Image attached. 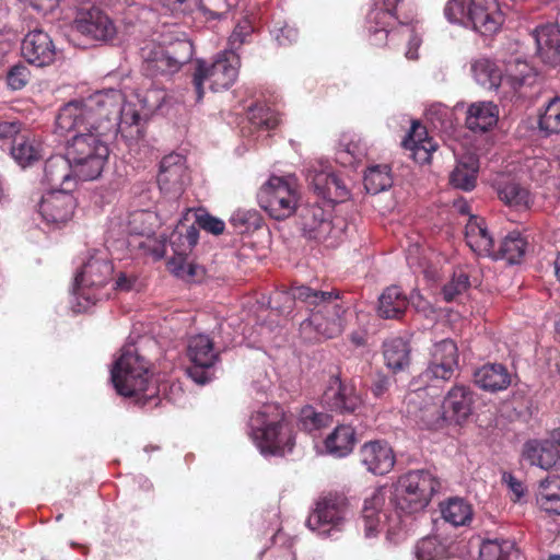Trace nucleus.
Segmentation results:
<instances>
[{
  "label": "nucleus",
  "instance_id": "nucleus-56",
  "mask_svg": "<svg viewBox=\"0 0 560 560\" xmlns=\"http://www.w3.org/2000/svg\"><path fill=\"white\" fill-rule=\"evenodd\" d=\"M31 72L24 63L12 66L7 73V84L13 91L22 90L30 81Z\"/></svg>",
  "mask_w": 560,
  "mask_h": 560
},
{
  "label": "nucleus",
  "instance_id": "nucleus-63",
  "mask_svg": "<svg viewBox=\"0 0 560 560\" xmlns=\"http://www.w3.org/2000/svg\"><path fill=\"white\" fill-rule=\"evenodd\" d=\"M527 167L533 179L541 180V177L549 172L550 162L545 158H534L528 161Z\"/></svg>",
  "mask_w": 560,
  "mask_h": 560
},
{
  "label": "nucleus",
  "instance_id": "nucleus-15",
  "mask_svg": "<svg viewBox=\"0 0 560 560\" xmlns=\"http://www.w3.org/2000/svg\"><path fill=\"white\" fill-rule=\"evenodd\" d=\"M189 183L188 167L184 155L171 153L165 155L159 166L158 185L163 196L177 200Z\"/></svg>",
  "mask_w": 560,
  "mask_h": 560
},
{
  "label": "nucleus",
  "instance_id": "nucleus-54",
  "mask_svg": "<svg viewBox=\"0 0 560 560\" xmlns=\"http://www.w3.org/2000/svg\"><path fill=\"white\" fill-rule=\"evenodd\" d=\"M469 288V278L463 272H454L452 279L443 287L442 294L446 302L454 301Z\"/></svg>",
  "mask_w": 560,
  "mask_h": 560
},
{
  "label": "nucleus",
  "instance_id": "nucleus-60",
  "mask_svg": "<svg viewBox=\"0 0 560 560\" xmlns=\"http://www.w3.org/2000/svg\"><path fill=\"white\" fill-rule=\"evenodd\" d=\"M451 115L450 109L441 104H433L427 109V117L434 128H446Z\"/></svg>",
  "mask_w": 560,
  "mask_h": 560
},
{
  "label": "nucleus",
  "instance_id": "nucleus-62",
  "mask_svg": "<svg viewBox=\"0 0 560 560\" xmlns=\"http://www.w3.org/2000/svg\"><path fill=\"white\" fill-rule=\"evenodd\" d=\"M271 34L281 46L291 45L299 36L298 30L287 23L280 27L275 26Z\"/></svg>",
  "mask_w": 560,
  "mask_h": 560
},
{
  "label": "nucleus",
  "instance_id": "nucleus-52",
  "mask_svg": "<svg viewBox=\"0 0 560 560\" xmlns=\"http://www.w3.org/2000/svg\"><path fill=\"white\" fill-rule=\"evenodd\" d=\"M230 221L240 233L254 231L261 226V217L254 209H238L232 214Z\"/></svg>",
  "mask_w": 560,
  "mask_h": 560
},
{
  "label": "nucleus",
  "instance_id": "nucleus-50",
  "mask_svg": "<svg viewBox=\"0 0 560 560\" xmlns=\"http://www.w3.org/2000/svg\"><path fill=\"white\" fill-rule=\"evenodd\" d=\"M472 0H448L444 14L451 23L469 26L470 8Z\"/></svg>",
  "mask_w": 560,
  "mask_h": 560
},
{
  "label": "nucleus",
  "instance_id": "nucleus-44",
  "mask_svg": "<svg viewBox=\"0 0 560 560\" xmlns=\"http://www.w3.org/2000/svg\"><path fill=\"white\" fill-rule=\"evenodd\" d=\"M516 553L514 541L504 538L485 539L479 551L481 560H511Z\"/></svg>",
  "mask_w": 560,
  "mask_h": 560
},
{
  "label": "nucleus",
  "instance_id": "nucleus-48",
  "mask_svg": "<svg viewBox=\"0 0 560 560\" xmlns=\"http://www.w3.org/2000/svg\"><path fill=\"white\" fill-rule=\"evenodd\" d=\"M248 120L256 128L271 130L278 126L280 118L269 106L256 104L248 109Z\"/></svg>",
  "mask_w": 560,
  "mask_h": 560
},
{
  "label": "nucleus",
  "instance_id": "nucleus-46",
  "mask_svg": "<svg viewBox=\"0 0 560 560\" xmlns=\"http://www.w3.org/2000/svg\"><path fill=\"white\" fill-rule=\"evenodd\" d=\"M499 198L509 206H527L529 195L527 189L512 179H500L495 184Z\"/></svg>",
  "mask_w": 560,
  "mask_h": 560
},
{
  "label": "nucleus",
  "instance_id": "nucleus-27",
  "mask_svg": "<svg viewBox=\"0 0 560 560\" xmlns=\"http://www.w3.org/2000/svg\"><path fill=\"white\" fill-rule=\"evenodd\" d=\"M398 0H378L368 14V28L375 46L384 45L388 37V26L395 19Z\"/></svg>",
  "mask_w": 560,
  "mask_h": 560
},
{
  "label": "nucleus",
  "instance_id": "nucleus-32",
  "mask_svg": "<svg viewBox=\"0 0 560 560\" xmlns=\"http://www.w3.org/2000/svg\"><path fill=\"white\" fill-rule=\"evenodd\" d=\"M538 73L526 60L518 57L510 59L505 65L504 82L511 89L518 91L524 86H532L537 81Z\"/></svg>",
  "mask_w": 560,
  "mask_h": 560
},
{
  "label": "nucleus",
  "instance_id": "nucleus-61",
  "mask_svg": "<svg viewBox=\"0 0 560 560\" xmlns=\"http://www.w3.org/2000/svg\"><path fill=\"white\" fill-rule=\"evenodd\" d=\"M197 223L199 228L214 235L222 234L225 228V223L222 220L212 217L208 213L198 214Z\"/></svg>",
  "mask_w": 560,
  "mask_h": 560
},
{
  "label": "nucleus",
  "instance_id": "nucleus-22",
  "mask_svg": "<svg viewBox=\"0 0 560 560\" xmlns=\"http://www.w3.org/2000/svg\"><path fill=\"white\" fill-rule=\"evenodd\" d=\"M471 4L469 26L485 36L495 34L504 22L498 2L495 0H472Z\"/></svg>",
  "mask_w": 560,
  "mask_h": 560
},
{
  "label": "nucleus",
  "instance_id": "nucleus-31",
  "mask_svg": "<svg viewBox=\"0 0 560 560\" xmlns=\"http://www.w3.org/2000/svg\"><path fill=\"white\" fill-rule=\"evenodd\" d=\"M499 112L492 102L471 104L467 110L466 126L475 132H485L497 125Z\"/></svg>",
  "mask_w": 560,
  "mask_h": 560
},
{
  "label": "nucleus",
  "instance_id": "nucleus-2",
  "mask_svg": "<svg viewBox=\"0 0 560 560\" xmlns=\"http://www.w3.org/2000/svg\"><path fill=\"white\" fill-rule=\"evenodd\" d=\"M140 115L131 103H126L121 91L115 89L97 91L90 96L67 103L56 118L58 128L70 129L77 124H86L101 135H124L126 127L137 126Z\"/></svg>",
  "mask_w": 560,
  "mask_h": 560
},
{
  "label": "nucleus",
  "instance_id": "nucleus-59",
  "mask_svg": "<svg viewBox=\"0 0 560 560\" xmlns=\"http://www.w3.org/2000/svg\"><path fill=\"white\" fill-rule=\"evenodd\" d=\"M165 92L160 89H151L145 91V93H137V98L139 103L141 104V107L148 112H153L155 109H159L164 100H165Z\"/></svg>",
  "mask_w": 560,
  "mask_h": 560
},
{
  "label": "nucleus",
  "instance_id": "nucleus-24",
  "mask_svg": "<svg viewBox=\"0 0 560 560\" xmlns=\"http://www.w3.org/2000/svg\"><path fill=\"white\" fill-rule=\"evenodd\" d=\"M475 393L465 385L452 387L442 402L443 415L446 421L462 423L472 412Z\"/></svg>",
  "mask_w": 560,
  "mask_h": 560
},
{
  "label": "nucleus",
  "instance_id": "nucleus-26",
  "mask_svg": "<svg viewBox=\"0 0 560 560\" xmlns=\"http://www.w3.org/2000/svg\"><path fill=\"white\" fill-rule=\"evenodd\" d=\"M523 457L544 470L560 469V451L551 435L542 440H529L524 444Z\"/></svg>",
  "mask_w": 560,
  "mask_h": 560
},
{
  "label": "nucleus",
  "instance_id": "nucleus-42",
  "mask_svg": "<svg viewBox=\"0 0 560 560\" xmlns=\"http://www.w3.org/2000/svg\"><path fill=\"white\" fill-rule=\"evenodd\" d=\"M11 155L22 167H26L42 158V143L35 138L20 137L14 140Z\"/></svg>",
  "mask_w": 560,
  "mask_h": 560
},
{
  "label": "nucleus",
  "instance_id": "nucleus-14",
  "mask_svg": "<svg viewBox=\"0 0 560 560\" xmlns=\"http://www.w3.org/2000/svg\"><path fill=\"white\" fill-rule=\"evenodd\" d=\"M187 357L191 365L187 369L189 377L197 384H206L211 380L209 370L219 361V351L212 339L205 334L189 338Z\"/></svg>",
  "mask_w": 560,
  "mask_h": 560
},
{
  "label": "nucleus",
  "instance_id": "nucleus-34",
  "mask_svg": "<svg viewBox=\"0 0 560 560\" xmlns=\"http://www.w3.org/2000/svg\"><path fill=\"white\" fill-rule=\"evenodd\" d=\"M383 355L386 366L394 373L404 371L410 363V347L401 337L387 339L383 343Z\"/></svg>",
  "mask_w": 560,
  "mask_h": 560
},
{
  "label": "nucleus",
  "instance_id": "nucleus-5",
  "mask_svg": "<svg viewBox=\"0 0 560 560\" xmlns=\"http://www.w3.org/2000/svg\"><path fill=\"white\" fill-rule=\"evenodd\" d=\"M61 136L73 132L68 140L66 151L72 161L77 175L82 180H94L100 177L109 155L108 135H101L86 124H77L70 129L58 128Z\"/></svg>",
  "mask_w": 560,
  "mask_h": 560
},
{
  "label": "nucleus",
  "instance_id": "nucleus-49",
  "mask_svg": "<svg viewBox=\"0 0 560 560\" xmlns=\"http://www.w3.org/2000/svg\"><path fill=\"white\" fill-rule=\"evenodd\" d=\"M154 213L137 210L130 213L127 222V231L130 235L151 236L154 234Z\"/></svg>",
  "mask_w": 560,
  "mask_h": 560
},
{
  "label": "nucleus",
  "instance_id": "nucleus-13",
  "mask_svg": "<svg viewBox=\"0 0 560 560\" xmlns=\"http://www.w3.org/2000/svg\"><path fill=\"white\" fill-rule=\"evenodd\" d=\"M98 0H78L73 28L83 36L98 42L112 40L116 26L112 19L96 5Z\"/></svg>",
  "mask_w": 560,
  "mask_h": 560
},
{
  "label": "nucleus",
  "instance_id": "nucleus-35",
  "mask_svg": "<svg viewBox=\"0 0 560 560\" xmlns=\"http://www.w3.org/2000/svg\"><path fill=\"white\" fill-rule=\"evenodd\" d=\"M355 431L351 425H338L325 440L326 452L335 457L349 455L355 444Z\"/></svg>",
  "mask_w": 560,
  "mask_h": 560
},
{
  "label": "nucleus",
  "instance_id": "nucleus-57",
  "mask_svg": "<svg viewBox=\"0 0 560 560\" xmlns=\"http://www.w3.org/2000/svg\"><path fill=\"white\" fill-rule=\"evenodd\" d=\"M349 197V191L345 183L334 173L328 179V187L324 195V199L329 202H342Z\"/></svg>",
  "mask_w": 560,
  "mask_h": 560
},
{
  "label": "nucleus",
  "instance_id": "nucleus-64",
  "mask_svg": "<svg viewBox=\"0 0 560 560\" xmlns=\"http://www.w3.org/2000/svg\"><path fill=\"white\" fill-rule=\"evenodd\" d=\"M331 173L328 172H317L315 173L311 178L310 183L313 186L314 190L320 196L324 197L327 187H328V179L330 178Z\"/></svg>",
  "mask_w": 560,
  "mask_h": 560
},
{
  "label": "nucleus",
  "instance_id": "nucleus-53",
  "mask_svg": "<svg viewBox=\"0 0 560 560\" xmlns=\"http://www.w3.org/2000/svg\"><path fill=\"white\" fill-rule=\"evenodd\" d=\"M170 269L177 278L185 281H192L203 273L201 267L180 257L170 261Z\"/></svg>",
  "mask_w": 560,
  "mask_h": 560
},
{
  "label": "nucleus",
  "instance_id": "nucleus-38",
  "mask_svg": "<svg viewBox=\"0 0 560 560\" xmlns=\"http://www.w3.org/2000/svg\"><path fill=\"white\" fill-rule=\"evenodd\" d=\"M162 7L173 15H194V19L206 20L220 18L215 13L201 4V0H160Z\"/></svg>",
  "mask_w": 560,
  "mask_h": 560
},
{
  "label": "nucleus",
  "instance_id": "nucleus-36",
  "mask_svg": "<svg viewBox=\"0 0 560 560\" xmlns=\"http://www.w3.org/2000/svg\"><path fill=\"white\" fill-rule=\"evenodd\" d=\"M408 299L397 285L388 287L380 296L378 315L383 318H398L406 311Z\"/></svg>",
  "mask_w": 560,
  "mask_h": 560
},
{
  "label": "nucleus",
  "instance_id": "nucleus-17",
  "mask_svg": "<svg viewBox=\"0 0 560 560\" xmlns=\"http://www.w3.org/2000/svg\"><path fill=\"white\" fill-rule=\"evenodd\" d=\"M75 206L71 191L48 190L42 197L39 213L47 224L60 228L71 220Z\"/></svg>",
  "mask_w": 560,
  "mask_h": 560
},
{
  "label": "nucleus",
  "instance_id": "nucleus-21",
  "mask_svg": "<svg viewBox=\"0 0 560 560\" xmlns=\"http://www.w3.org/2000/svg\"><path fill=\"white\" fill-rule=\"evenodd\" d=\"M43 180L50 186V190L72 191L82 179L66 151L65 155H52L45 162Z\"/></svg>",
  "mask_w": 560,
  "mask_h": 560
},
{
  "label": "nucleus",
  "instance_id": "nucleus-39",
  "mask_svg": "<svg viewBox=\"0 0 560 560\" xmlns=\"http://www.w3.org/2000/svg\"><path fill=\"white\" fill-rule=\"evenodd\" d=\"M471 71L476 82L488 90H497L504 81L501 69L489 59L476 60Z\"/></svg>",
  "mask_w": 560,
  "mask_h": 560
},
{
  "label": "nucleus",
  "instance_id": "nucleus-8",
  "mask_svg": "<svg viewBox=\"0 0 560 560\" xmlns=\"http://www.w3.org/2000/svg\"><path fill=\"white\" fill-rule=\"evenodd\" d=\"M110 381L116 392L125 397H139L147 390L149 368L133 346L121 349L110 371Z\"/></svg>",
  "mask_w": 560,
  "mask_h": 560
},
{
  "label": "nucleus",
  "instance_id": "nucleus-41",
  "mask_svg": "<svg viewBox=\"0 0 560 560\" xmlns=\"http://www.w3.org/2000/svg\"><path fill=\"white\" fill-rule=\"evenodd\" d=\"M441 513L445 522L453 526L468 525L472 520L471 505L460 498H451L441 505Z\"/></svg>",
  "mask_w": 560,
  "mask_h": 560
},
{
  "label": "nucleus",
  "instance_id": "nucleus-20",
  "mask_svg": "<svg viewBox=\"0 0 560 560\" xmlns=\"http://www.w3.org/2000/svg\"><path fill=\"white\" fill-rule=\"evenodd\" d=\"M407 412L422 428H438L446 421L442 405L432 398H427L424 389L411 393L407 398Z\"/></svg>",
  "mask_w": 560,
  "mask_h": 560
},
{
  "label": "nucleus",
  "instance_id": "nucleus-37",
  "mask_svg": "<svg viewBox=\"0 0 560 560\" xmlns=\"http://www.w3.org/2000/svg\"><path fill=\"white\" fill-rule=\"evenodd\" d=\"M368 145L363 139L354 132H345L339 139L337 159L342 164H353L366 155Z\"/></svg>",
  "mask_w": 560,
  "mask_h": 560
},
{
  "label": "nucleus",
  "instance_id": "nucleus-43",
  "mask_svg": "<svg viewBox=\"0 0 560 560\" xmlns=\"http://www.w3.org/2000/svg\"><path fill=\"white\" fill-rule=\"evenodd\" d=\"M478 162L474 156L460 160L450 175V182L455 188L471 190L476 185Z\"/></svg>",
  "mask_w": 560,
  "mask_h": 560
},
{
  "label": "nucleus",
  "instance_id": "nucleus-47",
  "mask_svg": "<svg viewBox=\"0 0 560 560\" xmlns=\"http://www.w3.org/2000/svg\"><path fill=\"white\" fill-rule=\"evenodd\" d=\"M447 555V548L435 536L424 537L415 547L417 560H442Z\"/></svg>",
  "mask_w": 560,
  "mask_h": 560
},
{
  "label": "nucleus",
  "instance_id": "nucleus-30",
  "mask_svg": "<svg viewBox=\"0 0 560 560\" xmlns=\"http://www.w3.org/2000/svg\"><path fill=\"white\" fill-rule=\"evenodd\" d=\"M427 131L418 121L411 124L408 136L404 139L402 145L411 152L415 161L427 163L431 159V153L436 149L431 139L425 137Z\"/></svg>",
  "mask_w": 560,
  "mask_h": 560
},
{
  "label": "nucleus",
  "instance_id": "nucleus-51",
  "mask_svg": "<svg viewBox=\"0 0 560 560\" xmlns=\"http://www.w3.org/2000/svg\"><path fill=\"white\" fill-rule=\"evenodd\" d=\"M539 127L547 135L560 132V98L555 97L539 117Z\"/></svg>",
  "mask_w": 560,
  "mask_h": 560
},
{
  "label": "nucleus",
  "instance_id": "nucleus-4",
  "mask_svg": "<svg viewBox=\"0 0 560 560\" xmlns=\"http://www.w3.org/2000/svg\"><path fill=\"white\" fill-rule=\"evenodd\" d=\"M156 37L140 48L144 70L150 75H172L190 61L194 46L186 33L176 24H164Z\"/></svg>",
  "mask_w": 560,
  "mask_h": 560
},
{
  "label": "nucleus",
  "instance_id": "nucleus-12",
  "mask_svg": "<svg viewBox=\"0 0 560 560\" xmlns=\"http://www.w3.org/2000/svg\"><path fill=\"white\" fill-rule=\"evenodd\" d=\"M295 187L283 177L271 176L257 194L259 206L276 220L291 217L298 206Z\"/></svg>",
  "mask_w": 560,
  "mask_h": 560
},
{
  "label": "nucleus",
  "instance_id": "nucleus-7",
  "mask_svg": "<svg viewBox=\"0 0 560 560\" xmlns=\"http://www.w3.org/2000/svg\"><path fill=\"white\" fill-rule=\"evenodd\" d=\"M113 273V265L105 252L95 250L75 273L72 285V308L86 312L107 296L104 292Z\"/></svg>",
  "mask_w": 560,
  "mask_h": 560
},
{
  "label": "nucleus",
  "instance_id": "nucleus-9",
  "mask_svg": "<svg viewBox=\"0 0 560 560\" xmlns=\"http://www.w3.org/2000/svg\"><path fill=\"white\" fill-rule=\"evenodd\" d=\"M240 57L233 50L220 52L211 65L198 60L194 73L192 83L196 92V101L203 97V82L209 81L210 89L219 92L230 89L237 79Z\"/></svg>",
  "mask_w": 560,
  "mask_h": 560
},
{
  "label": "nucleus",
  "instance_id": "nucleus-1",
  "mask_svg": "<svg viewBox=\"0 0 560 560\" xmlns=\"http://www.w3.org/2000/svg\"><path fill=\"white\" fill-rule=\"evenodd\" d=\"M440 481L429 470H412L400 476L393 489L380 487L364 500L362 518L366 537L386 532L395 534L400 513H418L430 503Z\"/></svg>",
  "mask_w": 560,
  "mask_h": 560
},
{
  "label": "nucleus",
  "instance_id": "nucleus-18",
  "mask_svg": "<svg viewBox=\"0 0 560 560\" xmlns=\"http://www.w3.org/2000/svg\"><path fill=\"white\" fill-rule=\"evenodd\" d=\"M323 405L331 411L353 413L362 406V397L355 386L343 383L339 377H331L323 394Z\"/></svg>",
  "mask_w": 560,
  "mask_h": 560
},
{
  "label": "nucleus",
  "instance_id": "nucleus-40",
  "mask_svg": "<svg viewBox=\"0 0 560 560\" xmlns=\"http://www.w3.org/2000/svg\"><path fill=\"white\" fill-rule=\"evenodd\" d=\"M527 242L518 232H511L494 249L493 259H505L509 264H518L525 255Z\"/></svg>",
  "mask_w": 560,
  "mask_h": 560
},
{
  "label": "nucleus",
  "instance_id": "nucleus-55",
  "mask_svg": "<svg viewBox=\"0 0 560 560\" xmlns=\"http://www.w3.org/2000/svg\"><path fill=\"white\" fill-rule=\"evenodd\" d=\"M330 417L327 413L317 412L313 407L306 406L300 412V423L306 431H314L328 424Z\"/></svg>",
  "mask_w": 560,
  "mask_h": 560
},
{
  "label": "nucleus",
  "instance_id": "nucleus-19",
  "mask_svg": "<svg viewBox=\"0 0 560 560\" xmlns=\"http://www.w3.org/2000/svg\"><path fill=\"white\" fill-rule=\"evenodd\" d=\"M458 366V349L451 339L434 343L431 360L423 376L428 380L448 381Z\"/></svg>",
  "mask_w": 560,
  "mask_h": 560
},
{
  "label": "nucleus",
  "instance_id": "nucleus-45",
  "mask_svg": "<svg viewBox=\"0 0 560 560\" xmlns=\"http://www.w3.org/2000/svg\"><path fill=\"white\" fill-rule=\"evenodd\" d=\"M393 185L390 167L387 164L370 166L364 174V187L370 194H378Z\"/></svg>",
  "mask_w": 560,
  "mask_h": 560
},
{
  "label": "nucleus",
  "instance_id": "nucleus-33",
  "mask_svg": "<svg viewBox=\"0 0 560 560\" xmlns=\"http://www.w3.org/2000/svg\"><path fill=\"white\" fill-rule=\"evenodd\" d=\"M536 504L547 514L560 515V476H548L539 482Z\"/></svg>",
  "mask_w": 560,
  "mask_h": 560
},
{
  "label": "nucleus",
  "instance_id": "nucleus-11",
  "mask_svg": "<svg viewBox=\"0 0 560 560\" xmlns=\"http://www.w3.org/2000/svg\"><path fill=\"white\" fill-rule=\"evenodd\" d=\"M348 504L345 497L328 494L320 497L306 520V526L317 536L327 538L343 529Z\"/></svg>",
  "mask_w": 560,
  "mask_h": 560
},
{
  "label": "nucleus",
  "instance_id": "nucleus-3",
  "mask_svg": "<svg viewBox=\"0 0 560 560\" xmlns=\"http://www.w3.org/2000/svg\"><path fill=\"white\" fill-rule=\"evenodd\" d=\"M273 300L299 301L308 311V317L300 325L304 339H332L346 327L348 306L339 290L323 291L307 285L292 287L289 292H277Z\"/></svg>",
  "mask_w": 560,
  "mask_h": 560
},
{
  "label": "nucleus",
  "instance_id": "nucleus-58",
  "mask_svg": "<svg viewBox=\"0 0 560 560\" xmlns=\"http://www.w3.org/2000/svg\"><path fill=\"white\" fill-rule=\"evenodd\" d=\"M252 32L253 26L247 19L238 22L229 38V48L226 50H233L236 52V50L246 42V38L250 36Z\"/></svg>",
  "mask_w": 560,
  "mask_h": 560
},
{
  "label": "nucleus",
  "instance_id": "nucleus-23",
  "mask_svg": "<svg viewBox=\"0 0 560 560\" xmlns=\"http://www.w3.org/2000/svg\"><path fill=\"white\" fill-rule=\"evenodd\" d=\"M360 462L368 471L374 475H386L395 465V454L385 441H370L360 448Z\"/></svg>",
  "mask_w": 560,
  "mask_h": 560
},
{
  "label": "nucleus",
  "instance_id": "nucleus-10",
  "mask_svg": "<svg viewBox=\"0 0 560 560\" xmlns=\"http://www.w3.org/2000/svg\"><path fill=\"white\" fill-rule=\"evenodd\" d=\"M301 225L304 236L335 246L342 237L346 222L332 215V206L327 203L308 205L301 211Z\"/></svg>",
  "mask_w": 560,
  "mask_h": 560
},
{
  "label": "nucleus",
  "instance_id": "nucleus-29",
  "mask_svg": "<svg viewBox=\"0 0 560 560\" xmlns=\"http://www.w3.org/2000/svg\"><path fill=\"white\" fill-rule=\"evenodd\" d=\"M475 383L483 390L495 393L511 384V375L502 364L491 363L479 368L474 374Z\"/></svg>",
  "mask_w": 560,
  "mask_h": 560
},
{
  "label": "nucleus",
  "instance_id": "nucleus-16",
  "mask_svg": "<svg viewBox=\"0 0 560 560\" xmlns=\"http://www.w3.org/2000/svg\"><path fill=\"white\" fill-rule=\"evenodd\" d=\"M21 52L30 65L38 68L52 65L58 55L52 38L43 30H33L24 36Z\"/></svg>",
  "mask_w": 560,
  "mask_h": 560
},
{
  "label": "nucleus",
  "instance_id": "nucleus-6",
  "mask_svg": "<svg viewBox=\"0 0 560 560\" xmlns=\"http://www.w3.org/2000/svg\"><path fill=\"white\" fill-rule=\"evenodd\" d=\"M248 427L249 436L262 455L283 456L293 450V427L279 405H262L252 413Z\"/></svg>",
  "mask_w": 560,
  "mask_h": 560
},
{
  "label": "nucleus",
  "instance_id": "nucleus-25",
  "mask_svg": "<svg viewBox=\"0 0 560 560\" xmlns=\"http://www.w3.org/2000/svg\"><path fill=\"white\" fill-rule=\"evenodd\" d=\"M536 54L547 66L560 65V27L553 23L537 26L533 31Z\"/></svg>",
  "mask_w": 560,
  "mask_h": 560
},
{
  "label": "nucleus",
  "instance_id": "nucleus-28",
  "mask_svg": "<svg viewBox=\"0 0 560 560\" xmlns=\"http://www.w3.org/2000/svg\"><path fill=\"white\" fill-rule=\"evenodd\" d=\"M465 238L470 249L478 256L494 255V242L482 218L469 214L465 226Z\"/></svg>",
  "mask_w": 560,
  "mask_h": 560
}]
</instances>
